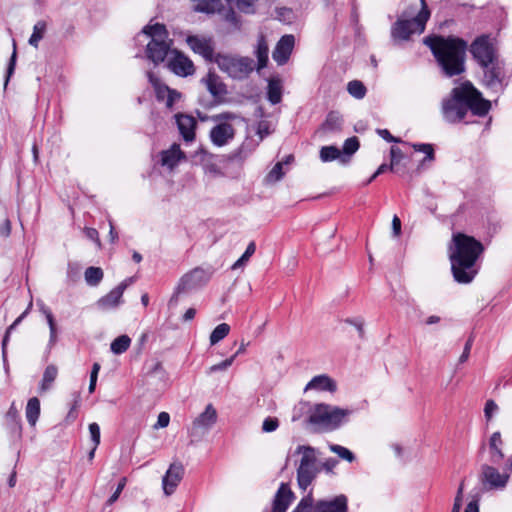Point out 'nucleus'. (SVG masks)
I'll list each match as a JSON object with an SVG mask.
<instances>
[{
  "label": "nucleus",
  "instance_id": "nucleus-1",
  "mask_svg": "<svg viewBox=\"0 0 512 512\" xmlns=\"http://www.w3.org/2000/svg\"><path fill=\"white\" fill-rule=\"evenodd\" d=\"M491 108V102L483 98L469 81L454 87L448 97L442 100L441 112L448 123L462 121L470 110L474 115L485 116Z\"/></svg>",
  "mask_w": 512,
  "mask_h": 512
},
{
  "label": "nucleus",
  "instance_id": "nucleus-2",
  "mask_svg": "<svg viewBox=\"0 0 512 512\" xmlns=\"http://www.w3.org/2000/svg\"><path fill=\"white\" fill-rule=\"evenodd\" d=\"M449 258L455 281L461 284L472 282L478 273L477 260L484 247L475 238L458 233L453 236Z\"/></svg>",
  "mask_w": 512,
  "mask_h": 512
},
{
  "label": "nucleus",
  "instance_id": "nucleus-3",
  "mask_svg": "<svg viewBox=\"0 0 512 512\" xmlns=\"http://www.w3.org/2000/svg\"><path fill=\"white\" fill-rule=\"evenodd\" d=\"M442 73L447 77L458 76L465 71L467 42L455 36H428L423 39Z\"/></svg>",
  "mask_w": 512,
  "mask_h": 512
},
{
  "label": "nucleus",
  "instance_id": "nucleus-4",
  "mask_svg": "<svg viewBox=\"0 0 512 512\" xmlns=\"http://www.w3.org/2000/svg\"><path fill=\"white\" fill-rule=\"evenodd\" d=\"M140 38L149 39L146 45V57L154 65L164 62L168 55L171 56L172 40L169 39L166 27L163 24L155 23L145 26L137 35L136 40Z\"/></svg>",
  "mask_w": 512,
  "mask_h": 512
},
{
  "label": "nucleus",
  "instance_id": "nucleus-5",
  "mask_svg": "<svg viewBox=\"0 0 512 512\" xmlns=\"http://www.w3.org/2000/svg\"><path fill=\"white\" fill-rule=\"evenodd\" d=\"M352 410L320 403L316 404L309 415V422L318 429L330 432L348 421Z\"/></svg>",
  "mask_w": 512,
  "mask_h": 512
},
{
  "label": "nucleus",
  "instance_id": "nucleus-6",
  "mask_svg": "<svg viewBox=\"0 0 512 512\" xmlns=\"http://www.w3.org/2000/svg\"><path fill=\"white\" fill-rule=\"evenodd\" d=\"M215 123L209 132V139L216 147L229 145L236 135V124L243 122L244 118L231 112H224L212 117Z\"/></svg>",
  "mask_w": 512,
  "mask_h": 512
},
{
  "label": "nucleus",
  "instance_id": "nucleus-7",
  "mask_svg": "<svg viewBox=\"0 0 512 512\" xmlns=\"http://www.w3.org/2000/svg\"><path fill=\"white\" fill-rule=\"evenodd\" d=\"M296 453L301 455L297 468V482L302 490H306L318 473L316 449L311 446L299 445Z\"/></svg>",
  "mask_w": 512,
  "mask_h": 512
},
{
  "label": "nucleus",
  "instance_id": "nucleus-8",
  "mask_svg": "<svg viewBox=\"0 0 512 512\" xmlns=\"http://www.w3.org/2000/svg\"><path fill=\"white\" fill-rule=\"evenodd\" d=\"M483 72V85L494 93H501L508 85L510 73L504 61L499 58L495 61L480 66Z\"/></svg>",
  "mask_w": 512,
  "mask_h": 512
},
{
  "label": "nucleus",
  "instance_id": "nucleus-9",
  "mask_svg": "<svg viewBox=\"0 0 512 512\" xmlns=\"http://www.w3.org/2000/svg\"><path fill=\"white\" fill-rule=\"evenodd\" d=\"M469 51L479 65H487L500 58L497 40L490 34L477 36L470 44Z\"/></svg>",
  "mask_w": 512,
  "mask_h": 512
},
{
  "label": "nucleus",
  "instance_id": "nucleus-10",
  "mask_svg": "<svg viewBox=\"0 0 512 512\" xmlns=\"http://www.w3.org/2000/svg\"><path fill=\"white\" fill-rule=\"evenodd\" d=\"M214 62L221 71L234 79L247 77L255 68L253 59L249 57L217 54Z\"/></svg>",
  "mask_w": 512,
  "mask_h": 512
},
{
  "label": "nucleus",
  "instance_id": "nucleus-11",
  "mask_svg": "<svg viewBox=\"0 0 512 512\" xmlns=\"http://www.w3.org/2000/svg\"><path fill=\"white\" fill-rule=\"evenodd\" d=\"M428 21L427 12H422L412 19L398 16L397 21L391 27V37L394 42H402L410 39L413 34H421L425 30Z\"/></svg>",
  "mask_w": 512,
  "mask_h": 512
},
{
  "label": "nucleus",
  "instance_id": "nucleus-12",
  "mask_svg": "<svg viewBox=\"0 0 512 512\" xmlns=\"http://www.w3.org/2000/svg\"><path fill=\"white\" fill-rule=\"evenodd\" d=\"M479 479L486 490H503L508 484L510 474L505 468L503 472H500L492 465L483 464L480 468Z\"/></svg>",
  "mask_w": 512,
  "mask_h": 512
},
{
  "label": "nucleus",
  "instance_id": "nucleus-13",
  "mask_svg": "<svg viewBox=\"0 0 512 512\" xmlns=\"http://www.w3.org/2000/svg\"><path fill=\"white\" fill-rule=\"evenodd\" d=\"M218 414L212 404H208L192 422L188 429L189 435L194 439H200L216 424Z\"/></svg>",
  "mask_w": 512,
  "mask_h": 512
},
{
  "label": "nucleus",
  "instance_id": "nucleus-14",
  "mask_svg": "<svg viewBox=\"0 0 512 512\" xmlns=\"http://www.w3.org/2000/svg\"><path fill=\"white\" fill-rule=\"evenodd\" d=\"M210 277L211 275L202 268L189 271L180 278L173 297L202 287L209 281Z\"/></svg>",
  "mask_w": 512,
  "mask_h": 512
},
{
  "label": "nucleus",
  "instance_id": "nucleus-15",
  "mask_svg": "<svg viewBox=\"0 0 512 512\" xmlns=\"http://www.w3.org/2000/svg\"><path fill=\"white\" fill-rule=\"evenodd\" d=\"M167 66L170 71L181 77L190 76L195 72L194 64L189 57L176 49L171 51Z\"/></svg>",
  "mask_w": 512,
  "mask_h": 512
},
{
  "label": "nucleus",
  "instance_id": "nucleus-16",
  "mask_svg": "<svg viewBox=\"0 0 512 512\" xmlns=\"http://www.w3.org/2000/svg\"><path fill=\"white\" fill-rule=\"evenodd\" d=\"M186 42L194 53L201 55L205 60L214 61V42L211 37L190 35Z\"/></svg>",
  "mask_w": 512,
  "mask_h": 512
},
{
  "label": "nucleus",
  "instance_id": "nucleus-17",
  "mask_svg": "<svg viewBox=\"0 0 512 512\" xmlns=\"http://www.w3.org/2000/svg\"><path fill=\"white\" fill-rule=\"evenodd\" d=\"M147 77L149 82L154 87L157 99L159 101L165 102V105L168 108H173L174 104L180 99L181 94L161 83L154 73L147 72Z\"/></svg>",
  "mask_w": 512,
  "mask_h": 512
},
{
  "label": "nucleus",
  "instance_id": "nucleus-18",
  "mask_svg": "<svg viewBox=\"0 0 512 512\" xmlns=\"http://www.w3.org/2000/svg\"><path fill=\"white\" fill-rule=\"evenodd\" d=\"M133 282V278H128L112 289L108 294L97 301V306L101 310H110L121 304V299L125 289Z\"/></svg>",
  "mask_w": 512,
  "mask_h": 512
},
{
  "label": "nucleus",
  "instance_id": "nucleus-19",
  "mask_svg": "<svg viewBox=\"0 0 512 512\" xmlns=\"http://www.w3.org/2000/svg\"><path fill=\"white\" fill-rule=\"evenodd\" d=\"M184 475V467L181 463H172L162 479V487L165 495H172Z\"/></svg>",
  "mask_w": 512,
  "mask_h": 512
},
{
  "label": "nucleus",
  "instance_id": "nucleus-20",
  "mask_svg": "<svg viewBox=\"0 0 512 512\" xmlns=\"http://www.w3.org/2000/svg\"><path fill=\"white\" fill-rule=\"evenodd\" d=\"M313 512H348V499L340 494L333 498L319 500L314 504Z\"/></svg>",
  "mask_w": 512,
  "mask_h": 512
},
{
  "label": "nucleus",
  "instance_id": "nucleus-21",
  "mask_svg": "<svg viewBox=\"0 0 512 512\" xmlns=\"http://www.w3.org/2000/svg\"><path fill=\"white\" fill-rule=\"evenodd\" d=\"M294 42L293 35H284L278 41L272 53V57L278 65H283L288 61L294 47Z\"/></svg>",
  "mask_w": 512,
  "mask_h": 512
},
{
  "label": "nucleus",
  "instance_id": "nucleus-22",
  "mask_svg": "<svg viewBox=\"0 0 512 512\" xmlns=\"http://www.w3.org/2000/svg\"><path fill=\"white\" fill-rule=\"evenodd\" d=\"M159 156L161 166L167 168L169 171H172L182 160L186 158L178 144H173L169 149L163 150Z\"/></svg>",
  "mask_w": 512,
  "mask_h": 512
},
{
  "label": "nucleus",
  "instance_id": "nucleus-23",
  "mask_svg": "<svg viewBox=\"0 0 512 512\" xmlns=\"http://www.w3.org/2000/svg\"><path fill=\"white\" fill-rule=\"evenodd\" d=\"M422 12H427L428 19L430 18L431 12L425 2V0H402L401 1V17L412 19L418 17Z\"/></svg>",
  "mask_w": 512,
  "mask_h": 512
},
{
  "label": "nucleus",
  "instance_id": "nucleus-24",
  "mask_svg": "<svg viewBox=\"0 0 512 512\" xmlns=\"http://www.w3.org/2000/svg\"><path fill=\"white\" fill-rule=\"evenodd\" d=\"M176 123L183 139L187 142L193 141L197 124L195 118L186 114H178L176 115Z\"/></svg>",
  "mask_w": 512,
  "mask_h": 512
},
{
  "label": "nucleus",
  "instance_id": "nucleus-25",
  "mask_svg": "<svg viewBox=\"0 0 512 512\" xmlns=\"http://www.w3.org/2000/svg\"><path fill=\"white\" fill-rule=\"evenodd\" d=\"M293 499V492L287 484L282 483L275 495L272 512H286Z\"/></svg>",
  "mask_w": 512,
  "mask_h": 512
},
{
  "label": "nucleus",
  "instance_id": "nucleus-26",
  "mask_svg": "<svg viewBox=\"0 0 512 512\" xmlns=\"http://www.w3.org/2000/svg\"><path fill=\"white\" fill-rule=\"evenodd\" d=\"M337 389L336 382L328 375L322 374L313 377L305 387V391L316 390V391H328L335 392Z\"/></svg>",
  "mask_w": 512,
  "mask_h": 512
},
{
  "label": "nucleus",
  "instance_id": "nucleus-27",
  "mask_svg": "<svg viewBox=\"0 0 512 512\" xmlns=\"http://www.w3.org/2000/svg\"><path fill=\"white\" fill-rule=\"evenodd\" d=\"M502 445L503 441L500 432H494L489 441L490 462L492 464H500L503 460L504 453L502 451Z\"/></svg>",
  "mask_w": 512,
  "mask_h": 512
},
{
  "label": "nucleus",
  "instance_id": "nucleus-28",
  "mask_svg": "<svg viewBox=\"0 0 512 512\" xmlns=\"http://www.w3.org/2000/svg\"><path fill=\"white\" fill-rule=\"evenodd\" d=\"M202 82L213 96L219 97L226 94V86L215 73L209 72L207 76L202 79Z\"/></svg>",
  "mask_w": 512,
  "mask_h": 512
},
{
  "label": "nucleus",
  "instance_id": "nucleus-29",
  "mask_svg": "<svg viewBox=\"0 0 512 512\" xmlns=\"http://www.w3.org/2000/svg\"><path fill=\"white\" fill-rule=\"evenodd\" d=\"M223 7L221 0H196L194 10L207 14L219 12Z\"/></svg>",
  "mask_w": 512,
  "mask_h": 512
},
{
  "label": "nucleus",
  "instance_id": "nucleus-30",
  "mask_svg": "<svg viewBox=\"0 0 512 512\" xmlns=\"http://www.w3.org/2000/svg\"><path fill=\"white\" fill-rule=\"evenodd\" d=\"M39 310L45 316L47 324L50 330V338L49 344L54 345L57 341V327L54 320V316L49 307H47L44 303H39Z\"/></svg>",
  "mask_w": 512,
  "mask_h": 512
},
{
  "label": "nucleus",
  "instance_id": "nucleus-31",
  "mask_svg": "<svg viewBox=\"0 0 512 512\" xmlns=\"http://www.w3.org/2000/svg\"><path fill=\"white\" fill-rule=\"evenodd\" d=\"M26 418L31 426H35L40 415V401L36 397L28 400L25 410Z\"/></svg>",
  "mask_w": 512,
  "mask_h": 512
},
{
  "label": "nucleus",
  "instance_id": "nucleus-32",
  "mask_svg": "<svg viewBox=\"0 0 512 512\" xmlns=\"http://www.w3.org/2000/svg\"><path fill=\"white\" fill-rule=\"evenodd\" d=\"M320 159L323 162H330L333 160H340L345 163L347 159L342 155L341 151L335 146H324L320 150Z\"/></svg>",
  "mask_w": 512,
  "mask_h": 512
},
{
  "label": "nucleus",
  "instance_id": "nucleus-33",
  "mask_svg": "<svg viewBox=\"0 0 512 512\" xmlns=\"http://www.w3.org/2000/svg\"><path fill=\"white\" fill-rule=\"evenodd\" d=\"M268 44L263 36H260L256 47V57L258 59L257 70L264 68L268 62Z\"/></svg>",
  "mask_w": 512,
  "mask_h": 512
},
{
  "label": "nucleus",
  "instance_id": "nucleus-34",
  "mask_svg": "<svg viewBox=\"0 0 512 512\" xmlns=\"http://www.w3.org/2000/svg\"><path fill=\"white\" fill-rule=\"evenodd\" d=\"M46 29H47V24L45 21H43V20L37 21L33 27V32L28 40V43L31 46L38 48L39 42L43 39V37L46 33Z\"/></svg>",
  "mask_w": 512,
  "mask_h": 512
},
{
  "label": "nucleus",
  "instance_id": "nucleus-35",
  "mask_svg": "<svg viewBox=\"0 0 512 512\" xmlns=\"http://www.w3.org/2000/svg\"><path fill=\"white\" fill-rule=\"evenodd\" d=\"M130 345H131L130 337L127 335H121L112 341V343L110 345V349H111V352L114 353L115 355H120V354H123L124 352H126L128 350V348L130 347Z\"/></svg>",
  "mask_w": 512,
  "mask_h": 512
},
{
  "label": "nucleus",
  "instance_id": "nucleus-36",
  "mask_svg": "<svg viewBox=\"0 0 512 512\" xmlns=\"http://www.w3.org/2000/svg\"><path fill=\"white\" fill-rule=\"evenodd\" d=\"M103 270L99 267H88L85 270V281L89 286H97L103 279Z\"/></svg>",
  "mask_w": 512,
  "mask_h": 512
},
{
  "label": "nucleus",
  "instance_id": "nucleus-37",
  "mask_svg": "<svg viewBox=\"0 0 512 512\" xmlns=\"http://www.w3.org/2000/svg\"><path fill=\"white\" fill-rule=\"evenodd\" d=\"M230 332V326L227 323L217 325L210 334V345L214 346L223 340Z\"/></svg>",
  "mask_w": 512,
  "mask_h": 512
},
{
  "label": "nucleus",
  "instance_id": "nucleus-38",
  "mask_svg": "<svg viewBox=\"0 0 512 512\" xmlns=\"http://www.w3.org/2000/svg\"><path fill=\"white\" fill-rule=\"evenodd\" d=\"M268 100L272 104H278L281 101V83L279 80H270L268 83Z\"/></svg>",
  "mask_w": 512,
  "mask_h": 512
},
{
  "label": "nucleus",
  "instance_id": "nucleus-39",
  "mask_svg": "<svg viewBox=\"0 0 512 512\" xmlns=\"http://www.w3.org/2000/svg\"><path fill=\"white\" fill-rule=\"evenodd\" d=\"M57 374L58 370L56 366L49 365L46 367L43 373V378L40 386L42 392L48 390L51 387L52 383L55 381L57 377Z\"/></svg>",
  "mask_w": 512,
  "mask_h": 512
},
{
  "label": "nucleus",
  "instance_id": "nucleus-40",
  "mask_svg": "<svg viewBox=\"0 0 512 512\" xmlns=\"http://www.w3.org/2000/svg\"><path fill=\"white\" fill-rule=\"evenodd\" d=\"M284 175L285 172L283 171V162H277L265 176L264 182L266 184H275L276 182L280 181Z\"/></svg>",
  "mask_w": 512,
  "mask_h": 512
},
{
  "label": "nucleus",
  "instance_id": "nucleus-41",
  "mask_svg": "<svg viewBox=\"0 0 512 512\" xmlns=\"http://www.w3.org/2000/svg\"><path fill=\"white\" fill-rule=\"evenodd\" d=\"M228 3L233 4L236 8L245 14H253L256 11L257 0H226Z\"/></svg>",
  "mask_w": 512,
  "mask_h": 512
},
{
  "label": "nucleus",
  "instance_id": "nucleus-42",
  "mask_svg": "<svg viewBox=\"0 0 512 512\" xmlns=\"http://www.w3.org/2000/svg\"><path fill=\"white\" fill-rule=\"evenodd\" d=\"M347 91L352 97L356 99H363L367 90L361 81L353 80L347 84Z\"/></svg>",
  "mask_w": 512,
  "mask_h": 512
},
{
  "label": "nucleus",
  "instance_id": "nucleus-43",
  "mask_svg": "<svg viewBox=\"0 0 512 512\" xmlns=\"http://www.w3.org/2000/svg\"><path fill=\"white\" fill-rule=\"evenodd\" d=\"M260 141L254 142L252 139H246L237 149L236 157L243 160L247 158L258 146Z\"/></svg>",
  "mask_w": 512,
  "mask_h": 512
},
{
  "label": "nucleus",
  "instance_id": "nucleus-44",
  "mask_svg": "<svg viewBox=\"0 0 512 512\" xmlns=\"http://www.w3.org/2000/svg\"><path fill=\"white\" fill-rule=\"evenodd\" d=\"M26 314L27 311L23 312L6 330V333L2 341V356L4 361L6 360L7 357V344L10 338V334L21 323Z\"/></svg>",
  "mask_w": 512,
  "mask_h": 512
},
{
  "label": "nucleus",
  "instance_id": "nucleus-45",
  "mask_svg": "<svg viewBox=\"0 0 512 512\" xmlns=\"http://www.w3.org/2000/svg\"><path fill=\"white\" fill-rule=\"evenodd\" d=\"M342 124L341 116L336 112H330L323 124V129L326 131H335L340 128Z\"/></svg>",
  "mask_w": 512,
  "mask_h": 512
},
{
  "label": "nucleus",
  "instance_id": "nucleus-46",
  "mask_svg": "<svg viewBox=\"0 0 512 512\" xmlns=\"http://www.w3.org/2000/svg\"><path fill=\"white\" fill-rule=\"evenodd\" d=\"M412 148L417 151V152H422L424 153L426 156L423 160V162H425L426 160L428 161H433L434 158H435V154H434V148L431 144H428V143H414L411 145Z\"/></svg>",
  "mask_w": 512,
  "mask_h": 512
},
{
  "label": "nucleus",
  "instance_id": "nucleus-47",
  "mask_svg": "<svg viewBox=\"0 0 512 512\" xmlns=\"http://www.w3.org/2000/svg\"><path fill=\"white\" fill-rule=\"evenodd\" d=\"M330 450L333 453L337 454L340 458H342L350 463L355 460L354 454L344 446L332 444V445H330Z\"/></svg>",
  "mask_w": 512,
  "mask_h": 512
},
{
  "label": "nucleus",
  "instance_id": "nucleus-48",
  "mask_svg": "<svg viewBox=\"0 0 512 512\" xmlns=\"http://www.w3.org/2000/svg\"><path fill=\"white\" fill-rule=\"evenodd\" d=\"M256 246L254 242H250L243 253V255L232 265V269H238L242 267L249 258L255 253Z\"/></svg>",
  "mask_w": 512,
  "mask_h": 512
},
{
  "label": "nucleus",
  "instance_id": "nucleus-49",
  "mask_svg": "<svg viewBox=\"0 0 512 512\" xmlns=\"http://www.w3.org/2000/svg\"><path fill=\"white\" fill-rule=\"evenodd\" d=\"M313 506V497L311 493H309L307 496L301 499V501L292 512H311L313 511Z\"/></svg>",
  "mask_w": 512,
  "mask_h": 512
},
{
  "label": "nucleus",
  "instance_id": "nucleus-50",
  "mask_svg": "<svg viewBox=\"0 0 512 512\" xmlns=\"http://www.w3.org/2000/svg\"><path fill=\"white\" fill-rule=\"evenodd\" d=\"M359 148V141L357 137L348 138L343 145V156H351L354 154Z\"/></svg>",
  "mask_w": 512,
  "mask_h": 512
},
{
  "label": "nucleus",
  "instance_id": "nucleus-51",
  "mask_svg": "<svg viewBox=\"0 0 512 512\" xmlns=\"http://www.w3.org/2000/svg\"><path fill=\"white\" fill-rule=\"evenodd\" d=\"M235 359H236V355H232L231 357L225 359L224 361L209 367L206 373L208 375H211L218 371H225L233 364Z\"/></svg>",
  "mask_w": 512,
  "mask_h": 512
},
{
  "label": "nucleus",
  "instance_id": "nucleus-52",
  "mask_svg": "<svg viewBox=\"0 0 512 512\" xmlns=\"http://www.w3.org/2000/svg\"><path fill=\"white\" fill-rule=\"evenodd\" d=\"M279 427V421L275 417H267L264 419L262 424V431L265 433H271L277 430Z\"/></svg>",
  "mask_w": 512,
  "mask_h": 512
},
{
  "label": "nucleus",
  "instance_id": "nucleus-53",
  "mask_svg": "<svg viewBox=\"0 0 512 512\" xmlns=\"http://www.w3.org/2000/svg\"><path fill=\"white\" fill-rule=\"evenodd\" d=\"M257 135L259 136V141H262L264 137L268 136L271 133V125L266 120H261L257 124Z\"/></svg>",
  "mask_w": 512,
  "mask_h": 512
},
{
  "label": "nucleus",
  "instance_id": "nucleus-54",
  "mask_svg": "<svg viewBox=\"0 0 512 512\" xmlns=\"http://www.w3.org/2000/svg\"><path fill=\"white\" fill-rule=\"evenodd\" d=\"M390 155H391L390 170H393L394 166L397 165L403 159V153L400 148L392 146L390 149Z\"/></svg>",
  "mask_w": 512,
  "mask_h": 512
},
{
  "label": "nucleus",
  "instance_id": "nucleus-55",
  "mask_svg": "<svg viewBox=\"0 0 512 512\" xmlns=\"http://www.w3.org/2000/svg\"><path fill=\"white\" fill-rule=\"evenodd\" d=\"M126 481H127V480H126V478H125V477H123V478L119 481V483H118V485H117V488H116L115 492L110 496V498H109V499H108V501H107V504H108V505H112L114 502H116V501L118 500V498H119V496H120L121 492L123 491V489H124V487H125V485H126Z\"/></svg>",
  "mask_w": 512,
  "mask_h": 512
},
{
  "label": "nucleus",
  "instance_id": "nucleus-56",
  "mask_svg": "<svg viewBox=\"0 0 512 512\" xmlns=\"http://www.w3.org/2000/svg\"><path fill=\"white\" fill-rule=\"evenodd\" d=\"M84 234L88 239L93 241L97 245L98 248L101 247L99 233L95 228H90V227L84 228Z\"/></svg>",
  "mask_w": 512,
  "mask_h": 512
},
{
  "label": "nucleus",
  "instance_id": "nucleus-57",
  "mask_svg": "<svg viewBox=\"0 0 512 512\" xmlns=\"http://www.w3.org/2000/svg\"><path fill=\"white\" fill-rule=\"evenodd\" d=\"M89 432H90L93 444H95V447H98V445L100 444V427H99V425L97 423H91L89 425Z\"/></svg>",
  "mask_w": 512,
  "mask_h": 512
},
{
  "label": "nucleus",
  "instance_id": "nucleus-58",
  "mask_svg": "<svg viewBox=\"0 0 512 512\" xmlns=\"http://www.w3.org/2000/svg\"><path fill=\"white\" fill-rule=\"evenodd\" d=\"M170 415L167 412H161L158 415L157 422L153 426L154 429L165 428L169 425Z\"/></svg>",
  "mask_w": 512,
  "mask_h": 512
},
{
  "label": "nucleus",
  "instance_id": "nucleus-59",
  "mask_svg": "<svg viewBox=\"0 0 512 512\" xmlns=\"http://www.w3.org/2000/svg\"><path fill=\"white\" fill-rule=\"evenodd\" d=\"M498 411V406L493 400H488L485 404L484 413L487 420H490L494 413Z\"/></svg>",
  "mask_w": 512,
  "mask_h": 512
},
{
  "label": "nucleus",
  "instance_id": "nucleus-60",
  "mask_svg": "<svg viewBox=\"0 0 512 512\" xmlns=\"http://www.w3.org/2000/svg\"><path fill=\"white\" fill-rule=\"evenodd\" d=\"M472 343H473V339L472 338H469L467 340V342L465 343L463 352H462V354L460 355V357L458 359V362L460 364L465 363L468 360L469 355H470V351H471V348H472Z\"/></svg>",
  "mask_w": 512,
  "mask_h": 512
},
{
  "label": "nucleus",
  "instance_id": "nucleus-61",
  "mask_svg": "<svg viewBox=\"0 0 512 512\" xmlns=\"http://www.w3.org/2000/svg\"><path fill=\"white\" fill-rule=\"evenodd\" d=\"M345 322L353 325V328L357 329L361 338L364 336V322L362 319H346Z\"/></svg>",
  "mask_w": 512,
  "mask_h": 512
},
{
  "label": "nucleus",
  "instance_id": "nucleus-62",
  "mask_svg": "<svg viewBox=\"0 0 512 512\" xmlns=\"http://www.w3.org/2000/svg\"><path fill=\"white\" fill-rule=\"evenodd\" d=\"M11 233V222L8 219H5L4 222L0 225V235L3 237H8Z\"/></svg>",
  "mask_w": 512,
  "mask_h": 512
},
{
  "label": "nucleus",
  "instance_id": "nucleus-63",
  "mask_svg": "<svg viewBox=\"0 0 512 512\" xmlns=\"http://www.w3.org/2000/svg\"><path fill=\"white\" fill-rule=\"evenodd\" d=\"M392 232L395 237H398L401 233V221L396 215L392 219Z\"/></svg>",
  "mask_w": 512,
  "mask_h": 512
},
{
  "label": "nucleus",
  "instance_id": "nucleus-64",
  "mask_svg": "<svg viewBox=\"0 0 512 512\" xmlns=\"http://www.w3.org/2000/svg\"><path fill=\"white\" fill-rule=\"evenodd\" d=\"M464 512H479V499L475 497L466 506Z\"/></svg>",
  "mask_w": 512,
  "mask_h": 512
}]
</instances>
